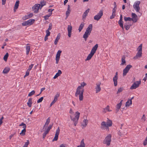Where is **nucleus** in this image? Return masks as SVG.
<instances>
[{"label":"nucleus","mask_w":147,"mask_h":147,"mask_svg":"<svg viewBox=\"0 0 147 147\" xmlns=\"http://www.w3.org/2000/svg\"><path fill=\"white\" fill-rule=\"evenodd\" d=\"M86 85L84 82L81 83L80 86H79L77 88L75 93V96L77 97L79 95V99L80 101H82L83 99L84 87Z\"/></svg>","instance_id":"nucleus-1"},{"label":"nucleus","mask_w":147,"mask_h":147,"mask_svg":"<svg viewBox=\"0 0 147 147\" xmlns=\"http://www.w3.org/2000/svg\"><path fill=\"white\" fill-rule=\"evenodd\" d=\"M92 28V25L90 24L86 29V31L83 36V37L85 40H86L88 36L90 35Z\"/></svg>","instance_id":"nucleus-2"},{"label":"nucleus","mask_w":147,"mask_h":147,"mask_svg":"<svg viewBox=\"0 0 147 147\" xmlns=\"http://www.w3.org/2000/svg\"><path fill=\"white\" fill-rule=\"evenodd\" d=\"M80 113L78 111H76V115L74 117H73L71 116H70V117L71 120L73 121L74 123V125L76 126L78 122Z\"/></svg>","instance_id":"nucleus-3"},{"label":"nucleus","mask_w":147,"mask_h":147,"mask_svg":"<svg viewBox=\"0 0 147 147\" xmlns=\"http://www.w3.org/2000/svg\"><path fill=\"white\" fill-rule=\"evenodd\" d=\"M111 135L109 134L105 138L104 140L103 143L106 144L107 146H109L111 144Z\"/></svg>","instance_id":"nucleus-4"},{"label":"nucleus","mask_w":147,"mask_h":147,"mask_svg":"<svg viewBox=\"0 0 147 147\" xmlns=\"http://www.w3.org/2000/svg\"><path fill=\"white\" fill-rule=\"evenodd\" d=\"M140 3V1H137L134 3L133 5V8L137 12H139L140 9L139 7V5Z\"/></svg>","instance_id":"nucleus-5"},{"label":"nucleus","mask_w":147,"mask_h":147,"mask_svg":"<svg viewBox=\"0 0 147 147\" xmlns=\"http://www.w3.org/2000/svg\"><path fill=\"white\" fill-rule=\"evenodd\" d=\"M103 15V11L100 10L97 14L94 17V20L98 21L101 18Z\"/></svg>","instance_id":"nucleus-6"},{"label":"nucleus","mask_w":147,"mask_h":147,"mask_svg":"<svg viewBox=\"0 0 147 147\" xmlns=\"http://www.w3.org/2000/svg\"><path fill=\"white\" fill-rule=\"evenodd\" d=\"M132 67V66L131 65H128L126 66L123 71V76H126L128 72L129 69Z\"/></svg>","instance_id":"nucleus-7"},{"label":"nucleus","mask_w":147,"mask_h":147,"mask_svg":"<svg viewBox=\"0 0 147 147\" xmlns=\"http://www.w3.org/2000/svg\"><path fill=\"white\" fill-rule=\"evenodd\" d=\"M141 81H137L134 82L132 85L131 86L130 88V89H135L137 88H138L140 84H141Z\"/></svg>","instance_id":"nucleus-8"},{"label":"nucleus","mask_w":147,"mask_h":147,"mask_svg":"<svg viewBox=\"0 0 147 147\" xmlns=\"http://www.w3.org/2000/svg\"><path fill=\"white\" fill-rule=\"evenodd\" d=\"M105 121H102L101 124L100 128L102 130L106 129L107 131H109V127Z\"/></svg>","instance_id":"nucleus-9"},{"label":"nucleus","mask_w":147,"mask_h":147,"mask_svg":"<svg viewBox=\"0 0 147 147\" xmlns=\"http://www.w3.org/2000/svg\"><path fill=\"white\" fill-rule=\"evenodd\" d=\"M20 126H23V129L22 131L20 133V135L21 136H24L25 135L26 128V125L25 124L22 123L19 125Z\"/></svg>","instance_id":"nucleus-10"},{"label":"nucleus","mask_w":147,"mask_h":147,"mask_svg":"<svg viewBox=\"0 0 147 147\" xmlns=\"http://www.w3.org/2000/svg\"><path fill=\"white\" fill-rule=\"evenodd\" d=\"M131 20L134 22H136L138 20V17L134 13H131Z\"/></svg>","instance_id":"nucleus-11"},{"label":"nucleus","mask_w":147,"mask_h":147,"mask_svg":"<svg viewBox=\"0 0 147 147\" xmlns=\"http://www.w3.org/2000/svg\"><path fill=\"white\" fill-rule=\"evenodd\" d=\"M59 132L60 129L59 127H58L56 131L55 137L53 140V141L57 140L58 139V136L59 134Z\"/></svg>","instance_id":"nucleus-12"},{"label":"nucleus","mask_w":147,"mask_h":147,"mask_svg":"<svg viewBox=\"0 0 147 147\" xmlns=\"http://www.w3.org/2000/svg\"><path fill=\"white\" fill-rule=\"evenodd\" d=\"M40 7V4H36L32 7V9L35 13H37Z\"/></svg>","instance_id":"nucleus-13"},{"label":"nucleus","mask_w":147,"mask_h":147,"mask_svg":"<svg viewBox=\"0 0 147 147\" xmlns=\"http://www.w3.org/2000/svg\"><path fill=\"white\" fill-rule=\"evenodd\" d=\"M100 82H99L96 84V86L95 88L96 89V93H98L101 90V88L100 86Z\"/></svg>","instance_id":"nucleus-14"},{"label":"nucleus","mask_w":147,"mask_h":147,"mask_svg":"<svg viewBox=\"0 0 147 147\" xmlns=\"http://www.w3.org/2000/svg\"><path fill=\"white\" fill-rule=\"evenodd\" d=\"M72 30V26L71 25H68L67 27L68 36L69 37L71 36Z\"/></svg>","instance_id":"nucleus-15"},{"label":"nucleus","mask_w":147,"mask_h":147,"mask_svg":"<svg viewBox=\"0 0 147 147\" xmlns=\"http://www.w3.org/2000/svg\"><path fill=\"white\" fill-rule=\"evenodd\" d=\"M89 10L90 9H88L84 12L82 16V19L83 20H84L85 19L86 16H87L88 13L89 11Z\"/></svg>","instance_id":"nucleus-16"},{"label":"nucleus","mask_w":147,"mask_h":147,"mask_svg":"<svg viewBox=\"0 0 147 147\" xmlns=\"http://www.w3.org/2000/svg\"><path fill=\"white\" fill-rule=\"evenodd\" d=\"M98 47V44H96L94 47H93L92 48L91 52H92V53L93 54H94Z\"/></svg>","instance_id":"nucleus-17"},{"label":"nucleus","mask_w":147,"mask_h":147,"mask_svg":"<svg viewBox=\"0 0 147 147\" xmlns=\"http://www.w3.org/2000/svg\"><path fill=\"white\" fill-rule=\"evenodd\" d=\"M142 52L138 51L136 55L134 57V59H136L141 57L142 56Z\"/></svg>","instance_id":"nucleus-18"},{"label":"nucleus","mask_w":147,"mask_h":147,"mask_svg":"<svg viewBox=\"0 0 147 147\" xmlns=\"http://www.w3.org/2000/svg\"><path fill=\"white\" fill-rule=\"evenodd\" d=\"M88 123V121L87 119H85L83 121L82 124L83 126L82 128L85 127L87 125Z\"/></svg>","instance_id":"nucleus-19"},{"label":"nucleus","mask_w":147,"mask_h":147,"mask_svg":"<svg viewBox=\"0 0 147 147\" xmlns=\"http://www.w3.org/2000/svg\"><path fill=\"white\" fill-rule=\"evenodd\" d=\"M118 77H116V76H114L113 78V80L114 82V85L115 86H116L117 85V80L118 79Z\"/></svg>","instance_id":"nucleus-20"},{"label":"nucleus","mask_w":147,"mask_h":147,"mask_svg":"<svg viewBox=\"0 0 147 147\" xmlns=\"http://www.w3.org/2000/svg\"><path fill=\"white\" fill-rule=\"evenodd\" d=\"M50 121V117H48L46 120V122L43 127V129H44L46 127H47L48 124H49Z\"/></svg>","instance_id":"nucleus-21"},{"label":"nucleus","mask_w":147,"mask_h":147,"mask_svg":"<svg viewBox=\"0 0 147 147\" xmlns=\"http://www.w3.org/2000/svg\"><path fill=\"white\" fill-rule=\"evenodd\" d=\"M60 33L58 34L57 36L55 39V41L54 42V44L55 45H56L58 42L59 40L60 39Z\"/></svg>","instance_id":"nucleus-22"},{"label":"nucleus","mask_w":147,"mask_h":147,"mask_svg":"<svg viewBox=\"0 0 147 147\" xmlns=\"http://www.w3.org/2000/svg\"><path fill=\"white\" fill-rule=\"evenodd\" d=\"M94 54H93L92 53V52H90V54H89L87 57L85 61H88L94 55Z\"/></svg>","instance_id":"nucleus-23"},{"label":"nucleus","mask_w":147,"mask_h":147,"mask_svg":"<svg viewBox=\"0 0 147 147\" xmlns=\"http://www.w3.org/2000/svg\"><path fill=\"white\" fill-rule=\"evenodd\" d=\"M62 72L61 70H59L58 71V72L53 77V78L55 79L57 78L61 74Z\"/></svg>","instance_id":"nucleus-24"},{"label":"nucleus","mask_w":147,"mask_h":147,"mask_svg":"<svg viewBox=\"0 0 147 147\" xmlns=\"http://www.w3.org/2000/svg\"><path fill=\"white\" fill-rule=\"evenodd\" d=\"M132 104V101L131 99H129L127 100V102H126L125 107H129Z\"/></svg>","instance_id":"nucleus-25"},{"label":"nucleus","mask_w":147,"mask_h":147,"mask_svg":"<svg viewBox=\"0 0 147 147\" xmlns=\"http://www.w3.org/2000/svg\"><path fill=\"white\" fill-rule=\"evenodd\" d=\"M27 22L28 25H31L33 24L35 21L34 19H30L28 20L27 21Z\"/></svg>","instance_id":"nucleus-26"},{"label":"nucleus","mask_w":147,"mask_h":147,"mask_svg":"<svg viewBox=\"0 0 147 147\" xmlns=\"http://www.w3.org/2000/svg\"><path fill=\"white\" fill-rule=\"evenodd\" d=\"M32 104V98H30L29 99L27 104L28 106L29 107H31Z\"/></svg>","instance_id":"nucleus-27"},{"label":"nucleus","mask_w":147,"mask_h":147,"mask_svg":"<svg viewBox=\"0 0 147 147\" xmlns=\"http://www.w3.org/2000/svg\"><path fill=\"white\" fill-rule=\"evenodd\" d=\"M125 56L124 55L122 56L121 58V63L120 65H123L125 63L126 61L125 60Z\"/></svg>","instance_id":"nucleus-28"},{"label":"nucleus","mask_w":147,"mask_h":147,"mask_svg":"<svg viewBox=\"0 0 147 147\" xmlns=\"http://www.w3.org/2000/svg\"><path fill=\"white\" fill-rule=\"evenodd\" d=\"M84 24H85L83 22V23H82L80 25L79 27V28L78 29V30L80 32L82 31V30L83 29V27L84 26Z\"/></svg>","instance_id":"nucleus-29"},{"label":"nucleus","mask_w":147,"mask_h":147,"mask_svg":"<svg viewBox=\"0 0 147 147\" xmlns=\"http://www.w3.org/2000/svg\"><path fill=\"white\" fill-rule=\"evenodd\" d=\"M61 52L62 51L61 50L58 51L57 52L55 58L60 59L61 53Z\"/></svg>","instance_id":"nucleus-30"},{"label":"nucleus","mask_w":147,"mask_h":147,"mask_svg":"<svg viewBox=\"0 0 147 147\" xmlns=\"http://www.w3.org/2000/svg\"><path fill=\"white\" fill-rule=\"evenodd\" d=\"M10 68L9 67H5L3 71V73L4 74H7L10 71Z\"/></svg>","instance_id":"nucleus-31"},{"label":"nucleus","mask_w":147,"mask_h":147,"mask_svg":"<svg viewBox=\"0 0 147 147\" xmlns=\"http://www.w3.org/2000/svg\"><path fill=\"white\" fill-rule=\"evenodd\" d=\"M80 147H85V145L84 143V139H82L80 142V145L78 146Z\"/></svg>","instance_id":"nucleus-32"},{"label":"nucleus","mask_w":147,"mask_h":147,"mask_svg":"<svg viewBox=\"0 0 147 147\" xmlns=\"http://www.w3.org/2000/svg\"><path fill=\"white\" fill-rule=\"evenodd\" d=\"M118 24H119L120 26L122 28V29H124V27L123 26V22L122 20H119L118 22Z\"/></svg>","instance_id":"nucleus-33"},{"label":"nucleus","mask_w":147,"mask_h":147,"mask_svg":"<svg viewBox=\"0 0 147 147\" xmlns=\"http://www.w3.org/2000/svg\"><path fill=\"white\" fill-rule=\"evenodd\" d=\"M107 111H110L111 110H109V105H107V107L104 109L103 112L105 113Z\"/></svg>","instance_id":"nucleus-34"},{"label":"nucleus","mask_w":147,"mask_h":147,"mask_svg":"<svg viewBox=\"0 0 147 147\" xmlns=\"http://www.w3.org/2000/svg\"><path fill=\"white\" fill-rule=\"evenodd\" d=\"M106 123L107 124L109 127L111 126L112 124V121L109 119H108L107 120Z\"/></svg>","instance_id":"nucleus-35"},{"label":"nucleus","mask_w":147,"mask_h":147,"mask_svg":"<svg viewBox=\"0 0 147 147\" xmlns=\"http://www.w3.org/2000/svg\"><path fill=\"white\" fill-rule=\"evenodd\" d=\"M43 0V1H42L40 2V9H41V8L44 5H46V2L45 1H44Z\"/></svg>","instance_id":"nucleus-36"},{"label":"nucleus","mask_w":147,"mask_h":147,"mask_svg":"<svg viewBox=\"0 0 147 147\" xmlns=\"http://www.w3.org/2000/svg\"><path fill=\"white\" fill-rule=\"evenodd\" d=\"M53 125H50L49 126H48L47 128H45V130L48 131L49 132V131L50 130V129H51Z\"/></svg>","instance_id":"nucleus-37"},{"label":"nucleus","mask_w":147,"mask_h":147,"mask_svg":"<svg viewBox=\"0 0 147 147\" xmlns=\"http://www.w3.org/2000/svg\"><path fill=\"white\" fill-rule=\"evenodd\" d=\"M19 4V1L18 0L15 3L14 6L15 9H17L18 7Z\"/></svg>","instance_id":"nucleus-38"},{"label":"nucleus","mask_w":147,"mask_h":147,"mask_svg":"<svg viewBox=\"0 0 147 147\" xmlns=\"http://www.w3.org/2000/svg\"><path fill=\"white\" fill-rule=\"evenodd\" d=\"M121 105H120V104H118L117 105L116 107V113L118 111H119L121 107Z\"/></svg>","instance_id":"nucleus-39"},{"label":"nucleus","mask_w":147,"mask_h":147,"mask_svg":"<svg viewBox=\"0 0 147 147\" xmlns=\"http://www.w3.org/2000/svg\"><path fill=\"white\" fill-rule=\"evenodd\" d=\"M30 49V46H27L26 47V54L27 55L28 54Z\"/></svg>","instance_id":"nucleus-40"},{"label":"nucleus","mask_w":147,"mask_h":147,"mask_svg":"<svg viewBox=\"0 0 147 147\" xmlns=\"http://www.w3.org/2000/svg\"><path fill=\"white\" fill-rule=\"evenodd\" d=\"M70 10H67L66 11V18H65V19H66L67 18L68 16H69L70 13Z\"/></svg>","instance_id":"nucleus-41"},{"label":"nucleus","mask_w":147,"mask_h":147,"mask_svg":"<svg viewBox=\"0 0 147 147\" xmlns=\"http://www.w3.org/2000/svg\"><path fill=\"white\" fill-rule=\"evenodd\" d=\"M8 56V53H7L4 57H3L4 60V61H6L7 60Z\"/></svg>","instance_id":"nucleus-42"},{"label":"nucleus","mask_w":147,"mask_h":147,"mask_svg":"<svg viewBox=\"0 0 147 147\" xmlns=\"http://www.w3.org/2000/svg\"><path fill=\"white\" fill-rule=\"evenodd\" d=\"M124 20L125 21H131V18L130 17H124Z\"/></svg>","instance_id":"nucleus-43"},{"label":"nucleus","mask_w":147,"mask_h":147,"mask_svg":"<svg viewBox=\"0 0 147 147\" xmlns=\"http://www.w3.org/2000/svg\"><path fill=\"white\" fill-rule=\"evenodd\" d=\"M142 45L141 44L138 47L137 49V50L138 51L142 52Z\"/></svg>","instance_id":"nucleus-44"},{"label":"nucleus","mask_w":147,"mask_h":147,"mask_svg":"<svg viewBox=\"0 0 147 147\" xmlns=\"http://www.w3.org/2000/svg\"><path fill=\"white\" fill-rule=\"evenodd\" d=\"M123 90V87H121L120 88H119L117 92V94H118L120 92H122V91Z\"/></svg>","instance_id":"nucleus-45"},{"label":"nucleus","mask_w":147,"mask_h":147,"mask_svg":"<svg viewBox=\"0 0 147 147\" xmlns=\"http://www.w3.org/2000/svg\"><path fill=\"white\" fill-rule=\"evenodd\" d=\"M146 120L145 115L144 114L143 115L142 117L141 118V121L142 122H144Z\"/></svg>","instance_id":"nucleus-46"},{"label":"nucleus","mask_w":147,"mask_h":147,"mask_svg":"<svg viewBox=\"0 0 147 147\" xmlns=\"http://www.w3.org/2000/svg\"><path fill=\"white\" fill-rule=\"evenodd\" d=\"M59 93H57V94L55 96L54 99L57 100V98L59 97Z\"/></svg>","instance_id":"nucleus-47"},{"label":"nucleus","mask_w":147,"mask_h":147,"mask_svg":"<svg viewBox=\"0 0 147 147\" xmlns=\"http://www.w3.org/2000/svg\"><path fill=\"white\" fill-rule=\"evenodd\" d=\"M35 93V91L34 90H32L28 94V96H31L32 95H34Z\"/></svg>","instance_id":"nucleus-48"},{"label":"nucleus","mask_w":147,"mask_h":147,"mask_svg":"<svg viewBox=\"0 0 147 147\" xmlns=\"http://www.w3.org/2000/svg\"><path fill=\"white\" fill-rule=\"evenodd\" d=\"M29 143V140H27V142H26L25 143L24 146L23 147H27Z\"/></svg>","instance_id":"nucleus-49"},{"label":"nucleus","mask_w":147,"mask_h":147,"mask_svg":"<svg viewBox=\"0 0 147 147\" xmlns=\"http://www.w3.org/2000/svg\"><path fill=\"white\" fill-rule=\"evenodd\" d=\"M43 97H42L40 98L37 101V103H39L42 102L43 100Z\"/></svg>","instance_id":"nucleus-50"},{"label":"nucleus","mask_w":147,"mask_h":147,"mask_svg":"<svg viewBox=\"0 0 147 147\" xmlns=\"http://www.w3.org/2000/svg\"><path fill=\"white\" fill-rule=\"evenodd\" d=\"M115 16V13H112V15L110 17V19H113V18H114Z\"/></svg>","instance_id":"nucleus-51"},{"label":"nucleus","mask_w":147,"mask_h":147,"mask_svg":"<svg viewBox=\"0 0 147 147\" xmlns=\"http://www.w3.org/2000/svg\"><path fill=\"white\" fill-rule=\"evenodd\" d=\"M34 66V64H31L29 67L28 69L27 70L29 71H30L32 69V68Z\"/></svg>","instance_id":"nucleus-52"},{"label":"nucleus","mask_w":147,"mask_h":147,"mask_svg":"<svg viewBox=\"0 0 147 147\" xmlns=\"http://www.w3.org/2000/svg\"><path fill=\"white\" fill-rule=\"evenodd\" d=\"M52 24L51 23H50L49 24V27L47 30H48L49 31V30H51L52 28Z\"/></svg>","instance_id":"nucleus-53"},{"label":"nucleus","mask_w":147,"mask_h":147,"mask_svg":"<svg viewBox=\"0 0 147 147\" xmlns=\"http://www.w3.org/2000/svg\"><path fill=\"white\" fill-rule=\"evenodd\" d=\"M29 72H30L28 70H27V71L26 72V74L24 76V78H25V77H26L29 75Z\"/></svg>","instance_id":"nucleus-54"},{"label":"nucleus","mask_w":147,"mask_h":147,"mask_svg":"<svg viewBox=\"0 0 147 147\" xmlns=\"http://www.w3.org/2000/svg\"><path fill=\"white\" fill-rule=\"evenodd\" d=\"M46 34L45 36H50L51 33L49 31H48V30H46Z\"/></svg>","instance_id":"nucleus-55"},{"label":"nucleus","mask_w":147,"mask_h":147,"mask_svg":"<svg viewBox=\"0 0 147 147\" xmlns=\"http://www.w3.org/2000/svg\"><path fill=\"white\" fill-rule=\"evenodd\" d=\"M51 15H47L44 16V18L45 20H48L49 19V18L50 17Z\"/></svg>","instance_id":"nucleus-56"},{"label":"nucleus","mask_w":147,"mask_h":147,"mask_svg":"<svg viewBox=\"0 0 147 147\" xmlns=\"http://www.w3.org/2000/svg\"><path fill=\"white\" fill-rule=\"evenodd\" d=\"M22 25L23 26H26L28 25L27 21H25L22 23Z\"/></svg>","instance_id":"nucleus-57"},{"label":"nucleus","mask_w":147,"mask_h":147,"mask_svg":"<svg viewBox=\"0 0 147 147\" xmlns=\"http://www.w3.org/2000/svg\"><path fill=\"white\" fill-rule=\"evenodd\" d=\"M54 10V9H48V12H50V13L49 14V15H51L52 13V11Z\"/></svg>","instance_id":"nucleus-58"},{"label":"nucleus","mask_w":147,"mask_h":147,"mask_svg":"<svg viewBox=\"0 0 147 147\" xmlns=\"http://www.w3.org/2000/svg\"><path fill=\"white\" fill-rule=\"evenodd\" d=\"M124 27L125 28V29L127 30H129L130 27V26L128 25H125Z\"/></svg>","instance_id":"nucleus-59"},{"label":"nucleus","mask_w":147,"mask_h":147,"mask_svg":"<svg viewBox=\"0 0 147 147\" xmlns=\"http://www.w3.org/2000/svg\"><path fill=\"white\" fill-rule=\"evenodd\" d=\"M147 144V138L146 137L145 140L143 142V145L146 146Z\"/></svg>","instance_id":"nucleus-60"},{"label":"nucleus","mask_w":147,"mask_h":147,"mask_svg":"<svg viewBox=\"0 0 147 147\" xmlns=\"http://www.w3.org/2000/svg\"><path fill=\"white\" fill-rule=\"evenodd\" d=\"M116 9H117V7H114V8H113V9L112 13H115Z\"/></svg>","instance_id":"nucleus-61"},{"label":"nucleus","mask_w":147,"mask_h":147,"mask_svg":"<svg viewBox=\"0 0 147 147\" xmlns=\"http://www.w3.org/2000/svg\"><path fill=\"white\" fill-rule=\"evenodd\" d=\"M45 88H42L41 89H40V94H41L42 93V91H43L44 90H45Z\"/></svg>","instance_id":"nucleus-62"},{"label":"nucleus","mask_w":147,"mask_h":147,"mask_svg":"<svg viewBox=\"0 0 147 147\" xmlns=\"http://www.w3.org/2000/svg\"><path fill=\"white\" fill-rule=\"evenodd\" d=\"M6 1V0H2V4L3 5H5V3Z\"/></svg>","instance_id":"nucleus-63"},{"label":"nucleus","mask_w":147,"mask_h":147,"mask_svg":"<svg viewBox=\"0 0 147 147\" xmlns=\"http://www.w3.org/2000/svg\"><path fill=\"white\" fill-rule=\"evenodd\" d=\"M25 19H28V18H30V16L29 17L28 15V14L25 16Z\"/></svg>","instance_id":"nucleus-64"}]
</instances>
